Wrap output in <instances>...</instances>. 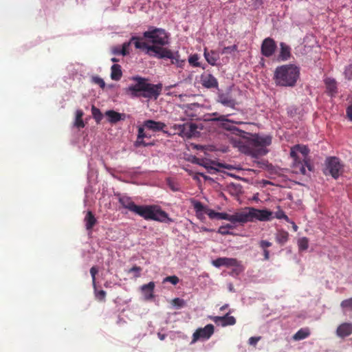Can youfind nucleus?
I'll return each mask as SVG.
<instances>
[{"label":"nucleus","instance_id":"obj_1","mask_svg":"<svg viewBox=\"0 0 352 352\" xmlns=\"http://www.w3.org/2000/svg\"><path fill=\"white\" fill-rule=\"evenodd\" d=\"M192 205L197 213L208 214L211 219H225L232 223H244L254 220L264 221V210H257L254 208H246L242 211L229 214L225 212H218L204 206L199 201H192Z\"/></svg>","mask_w":352,"mask_h":352},{"label":"nucleus","instance_id":"obj_2","mask_svg":"<svg viewBox=\"0 0 352 352\" xmlns=\"http://www.w3.org/2000/svg\"><path fill=\"white\" fill-rule=\"evenodd\" d=\"M119 203L124 208L138 214L147 221H155L160 223H170L173 219L158 205H136L131 197L120 196Z\"/></svg>","mask_w":352,"mask_h":352},{"label":"nucleus","instance_id":"obj_3","mask_svg":"<svg viewBox=\"0 0 352 352\" xmlns=\"http://www.w3.org/2000/svg\"><path fill=\"white\" fill-rule=\"evenodd\" d=\"M144 38L148 40V43H152L149 45L143 41V38L138 36H132V41L135 40V47L146 50V54L149 56H154L158 58V54L155 50H151L152 47L160 49H168L164 47L165 45L169 43V36L165 30L162 28H151L148 31L143 34Z\"/></svg>","mask_w":352,"mask_h":352},{"label":"nucleus","instance_id":"obj_4","mask_svg":"<svg viewBox=\"0 0 352 352\" xmlns=\"http://www.w3.org/2000/svg\"><path fill=\"white\" fill-rule=\"evenodd\" d=\"M133 80L136 82L135 85H130L126 89V94L133 98L143 97L148 100H157L162 91L161 83L155 85L148 82L146 78L140 76H134Z\"/></svg>","mask_w":352,"mask_h":352},{"label":"nucleus","instance_id":"obj_5","mask_svg":"<svg viewBox=\"0 0 352 352\" xmlns=\"http://www.w3.org/2000/svg\"><path fill=\"white\" fill-rule=\"evenodd\" d=\"M309 148L302 144H296L291 147L290 156L293 160L292 164V172L296 174L305 175L307 169L312 170V166L310 164Z\"/></svg>","mask_w":352,"mask_h":352},{"label":"nucleus","instance_id":"obj_6","mask_svg":"<svg viewBox=\"0 0 352 352\" xmlns=\"http://www.w3.org/2000/svg\"><path fill=\"white\" fill-rule=\"evenodd\" d=\"M299 69L293 65H285L278 67L274 77L277 85L293 87L299 77Z\"/></svg>","mask_w":352,"mask_h":352},{"label":"nucleus","instance_id":"obj_7","mask_svg":"<svg viewBox=\"0 0 352 352\" xmlns=\"http://www.w3.org/2000/svg\"><path fill=\"white\" fill-rule=\"evenodd\" d=\"M264 151V138L257 135H252L246 141V145L243 146L241 151L252 155L255 157H258Z\"/></svg>","mask_w":352,"mask_h":352},{"label":"nucleus","instance_id":"obj_8","mask_svg":"<svg viewBox=\"0 0 352 352\" xmlns=\"http://www.w3.org/2000/svg\"><path fill=\"white\" fill-rule=\"evenodd\" d=\"M323 173L325 175H331L334 179H338L343 172V165L336 157H329L324 162Z\"/></svg>","mask_w":352,"mask_h":352},{"label":"nucleus","instance_id":"obj_9","mask_svg":"<svg viewBox=\"0 0 352 352\" xmlns=\"http://www.w3.org/2000/svg\"><path fill=\"white\" fill-rule=\"evenodd\" d=\"M151 50H155L158 54V58H169L171 60V63L176 65L179 67H182L184 64V60L179 58L178 52L174 54L169 49H160L155 47H152Z\"/></svg>","mask_w":352,"mask_h":352},{"label":"nucleus","instance_id":"obj_10","mask_svg":"<svg viewBox=\"0 0 352 352\" xmlns=\"http://www.w3.org/2000/svg\"><path fill=\"white\" fill-rule=\"evenodd\" d=\"M212 265L216 267H220L221 266L235 267H236L233 270L234 272L238 274L241 270V263L236 258H227V257H219L212 261Z\"/></svg>","mask_w":352,"mask_h":352},{"label":"nucleus","instance_id":"obj_11","mask_svg":"<svg viewBox=\"0 0 352 352\" xmlns=\"http://www.w3.org/2000/svg\"><path fill=\"white\" fill-rule=\"evenodd\" d=\"M214 327L213 324H209L204 328L197 329L192 334V343L199 340H208L214 333Z\"/></svg>","mask_w":352,"mask_h":352},{"label":"nucleus","instance_id":"obj_12","mask_svg":"<svg viewBox=\"0 0 352 352\" xmlns=\"http://www.w3.org/2000/svg\"><path fill=\"white\" fill-rule=\"evenodd\" d=\"M201 83L203 87L208 89L217 88L218 87V82L216 78L208 73L201 74Z\"/></svg>","mask_w":352,"mask_h":352},{"label":"nucleus","instance_id":"obj_13","mask_svg":"<svg viewBox=\"0 0 352 352\" xmlns=\"http://www.w3.org/2000/svg\"><path fill=\"white\" fill-rule=\"evenodd\" d=\"M213 322L218 325L226 327L228 325H234L236 323V319L234 316H230L228 314L223 316H213L211 318Z\"/></svg>","mask_w":352,"mask_h":352},{"label":"nucleus","instance_id":"obj_14","mask_svg":"<svg viewBox=\"0 0 352 352\" xmlns=\"http://www.w3.org/2000/svg\"><path fill=\"white\" fill-rule=\"evenodd\" d=\"M179 135L182 137L191 138L197 129V126L193 123H185L179 125Z\"/></svg>","mask_w":352,"mask_h":352},{"label":"nucleus","instance_id":"obj_15","mask_svg":"<svg viewBox=\"0 0 352 352\" xmlns=\"http://www.w3.org/2000/svg\"><path fill=\"white\" fill-rule=\"evenodd\" d=\"M274 218L278 219H284L287 222H290L289 217L285 214V212L278 207L276 212H271L265 209V221H270Z\"/></svg>","mask_w":352,"mask_h":352},{"label":"nucleus","instance_id":"obj_16","mask_svg":"<svg viewBox=\"0 0 352 352\" xmlns=\"http://www.w3.org/2000/svg\"><path fill=\"white\" fill-rule=\"evenodd\" d=\"M144 126L154 132L163 131L166 125L162 122H157L153 120H148L144 122Z\"/></svg>","mask_w":352,"mask_h":352},{"label":"nucleus","instance_id":"obj_17","mask_svg":"<svg viewBox=\"0 0 352 352\" xmlns=\"http://www.w3.org/2000/svg\"><path fill=\"white\" fill-rule=\"evenodd\" d=\"M337 336L345 338L352 334V323L344 322L338 326L336 330Z\"/></svg>","mask_w":352,"mask_h":352},{"label":"nucleus","instance_id":"obj_18","mask_svg":"<svg viewBox=\"0 0 352 352\" xmlns=\"http://www.w3.org/2000/svg\"><path fill=\"white\" fill-rule=\"evenodd\" d=\"M105 116L108 118L110 123L115 124L120 120H124L126 118L124 113H120L113 110H108L105 112Z\"/></svg>","mask_w":352,"mask_h":352},{"label":"nucleus","instance_id":"obj_19","mask_svg":"<svg viewBox=\"0 0 352 352\" xmlns=\"http://www.w3.org/2000/svg\"><path fill=\"white\" fill-rule=\"evenodd\" d=\"M280 51L278 57L279 60H287L291 56V48L284 43H280Z\"/></svg>","mask_w":352,"mask_h":352},{"label":"nucleus","instance_id":"obj_20","mask_svg":"<svg viewBox=\"0 0 352 352\" xmlns=\"http://www.w3.org/2000/svg\"><path fill=\"white\" fill-rule=\"evenodd\" d=\"M324 84L327 91L331 95L337 93V82L335 79L327 78L324 79Z\"/></svg>","mask_w":352,"mask_h":352},{"label":"nucleus","instance_id":"obj_21","mask_svg":"<svg viewBox=\"0 0 352 352\" xmlns=\"http://www.w3.org/2000/svg\"><path fill=\"white\" fill-rule=\"evenodd\" d=\"M276 49V45L275 41L270 38H265V57L272 56Z\"/></svg>","mask_w":352,"mask_h":352},{"label":"nucleus","instance_id":"obj_22","mask_svg":"<svg viewBox=\"0 0 352 352\" xmlns=\"http://www.w3.org/2000/svg\"><path fill=\"white\" fill-rule=\"evenodd\" d=\"M86 229L90 230L96 225L97 220L91 211H88L84 219Z\"/></svg>","mask_w":352,"mask_h":352},{"label":"nucleus","instance_id":"obj_23","mask_svg":"<svg viewBox=\"0 0 352 352\" xmlns=\"http://www.w3.org/2000/svg\"><path fill=\"white\" fill-rule=\"evenodd\" d=\"M122 76L121 66L118 64H114L111 67V78L113 80H119Z\"/></svg>","mask_w":352,"mask_h":352},{"label":"nucleus","instance_id":"obj_24","mask_svg":"<svg viewBox=\"0 0 352 352\" xmlns=\"http://www.w3.org/2000/svg\"><path fill=\"white\" fill-rule=\"evenodd\" d=\"M204 56L207 62L211 65H215L217 61L219 58V54L214 51H210L208 52L205 50Z\"/></svg>","mask_w":352,"mask_h":352},{"label":"nucleus","instance_id":"obj_25","mask_svg":"<svg viewBox=\"0 0 352 352\" xmlns=\"http://www.w3.org/2000/svg\"><path fill=\"white\" fill-rule=\"evenodd\" d=\"M310 334L308 329H300L293 336L294 340H301L307 338Z\"/></svg>","mask_w":352,"mask_h":352},{"label":"nucleus","instance_id":"obj_26","mask_svg":"<svg viewBox=\"0 0 352 352\" xmlns=\"http://www.w3.org/2000/svg\"><path fill=\"white\" fill-rule=\"evenodd\" d=\"M82 116H83V112L82 110L76 111L74 125L78 129H81L85 126V124H84V122L82 118Z\"/></svg>","mask_w":352,"mask_h":352},{"label":"nucleus","instance_id":"obj_27","mask_svg":"<svg viewBox=\"0 0 352 352\" xmlns=\"http://www.w3.org/2000/svg\"><path fill=\"white\" fill-rule=\"evenodd\" d=\"M289 234L287 232L284 230L278 231L276 234V241L281 245L285 243L288 240Z\"/></svg>","mask_w":352,"mask_h":352},{"label":"nucleus","instance_id":"obj_28","mask_svg":"<svg viewBox=\"0 0 352 352\" xmlns=\"http://www.w3.org/2000/svg\"><path fill=\"white\" fill-rule=\"evenodd\" d=\"M91 113L93 118L95 119L97 123H100L103 118L102 113L100 112V109L96 108L94 106L91 107Z\"/></svg>","mask_w":352,"mask_h":352},{"label":"nucleus","instance_id":"obj_29","mask_svg":"<svg viewBox=\"0 0 352 352\" xmlns=\"http://www.w3.org/2000/svg\"><path fill=\"white\" fill-rule=\"evenodd\" d=\"M135 40L132 41L131 38L129 42H126L122 44L120 50V52L122 56H126L129 54V46L131 44H133L135 45Z\"/></svg>","mask_w":352,"mask_h":352},{"label":"nucleus","instance_id":"obj_30","mask_svg":"<svg viewBox=\"0 0 352 352\" xmlns=\"http://www.w3.org/2000/svg\"><path fill=\"white\" fill-rule=\"evenodd\" d=\"M298 245L300 251L307 250L309 247V240L307 237H302L298 241Z\"/></svg>","mask_w":352,"mask_h":352},{"label":"nucleus","instance_id":"obj_31","mask_svg":"<svg viewBox=\"0 0 352 352\" xmlns=\"http://www.w3.org/2000/svg\"><path fill=\"white\" fill-rule=\"evenodd\" d=\"M155 288V283L154 282H150L148 284L143 285L141 287V289L144 293H150V296H152V293Z\"/></svg>","mask_w":352,"mask_h":352},{"label":"nucleus","instance_id":"obj_32","mask_svg":"<svg viewBox=\"0 0 352 352\" xmlns=\"http://www.w3.org/2000/svg\"><path fill=\"white\" fill-rule=\"evenodd\" d=\"M220 101L221 102L227 106V107H233L234 104V102L232 99H230L228 97H225V96H221L220 98Z\"/></svg>","mask_w":352,"mask_h":352},{"label":"nucleus","instance_id":"obj_33","mask_svg":"<svg viewBox=\"0 0 352 352\" xmlns=\"http://www.w3.org/2000/svg\"><path fill=\"white\" fill-rule=\"evenodd\" d=\"M171 304L177 308H182L185 305V301L179 298H175L172 300Z\"/></svg>","mask_w":352,"mask_h":352},{"label":"nucleus","instance_id":"obj_34","mask_svg":"<svg viewBox=\"0 0 352 352\" xmlns=\"http://www.w3.org/2000/svg\"><path fill=\"white\" fill-rule=\"evenodd\" d=\"M198 60H199V56L197 54H193L192 56H190L188 58V62L190 65L195 66V67H198L199 66V63L198 62Z\"/></svg>","mask_w":352,"mask_h":352},{"label":"nucleus","instance_id":"obj_35","mask_svg":"<svg viewBox=\"0 0 352 352\" xmlns=\"http://www.w3.org/2000/svg\"><path fill=\"white\" fill-rule=\"evenodd\" d=\"M179 278L176 276H167L164 279V282H169L175 285L179 283Z\"/></svg>","mask_w":352,"mask_h":352},{"label":"nucleus","instance_id":"obj_36","mask_svg":"<svg viewBox=\"0 0 352 352\" xmlns=\"http://www.w3.org/2000/svg\"><path fill=\"white\" fill-rule=\"evenodd\" d=\"M98 270L97 267H96V266H93L90 269V274H91V278H92V283H93V285L94 287H96V275L98 273Z\"/></svg>","mask_w":352,"mask_h":352},{"label":"nucleus","instance_id":"obj_37","mask_svg":"<svg viewBox=\"0 0 352 352\" xmlns=\"http://www.w3.org/2000/svg\"><path fill=\"white\" fill-rule=\"evenodd\" d=\"M92 80L94 83L98 85L100 88L104 89L105 87V82L102 78L96 76L93 78Z\"/></svg>","mask_w":352,"mask_h":352},{"label":"nucleus","instance_id":"obj_38","mask_svg":"<svg viewBox=\"0 0 352 352\" xmlns=\"http://www.w3.org/2000/svg\"><path fill=\"white\" fill-rule=\"evenodd\" d=\"M341 307L352 310V298L343 300L341 302Z\"/></svg>","mask_w":352,"mask_h":352},{"label":"nucleus","instance_id":"obj_39","mask_svg":"<svg viewBox=\"0 0 352 352\" xmlns=\"http://www.w3.org/2000/svg\"><path fill=\"white\" fill-rule=\"evenodd\" d=\"M141 271H142V268L140 267L135 265V266L132 267L129 270V273L135 272V278H138V277L140 276V272Z\"/></svg>","mask_w":352,"mask_h":352},{"label":"nucleus","instance_id":"obj_40","mask_svg":"<svg viewBox=\"0 0 352 352\" xmlns=\"http://www.w3.org/2000/svg\"><path fill=\"white\" fill-rule=\"evenodd\" d=\"M230 228H232V226L229 224H228L226 226H221L219 228L218 232L223 235L228 234L229 233V231L228 230V229Z\"/></svg>","mask_w":352,"mask_h":352},{"label":"nucleus","instance_id":"obj_41","mask_svg":"<svg viewBox=\"0 0 352 352\" xmlns=\"http://www.w3.org/2000/svg\"><path fill=\"white\" fill-rule=\"evenodd\" d=\"M96 297L98 300L102 301L104 300L106 296V292L104 290H100L98 292H96Z\"/></svg>","mask_w":352,"mask_h":352},{"label":"nucleus","instance_id":"obj_42","mask_svg":"<svg viewBox=\"0 0 352 352\" xmlns=\"http://www.w3.org/2000/svg\"><path fill=\"white\" fill-rule=\"evenodd\" d=\"M344 74L346 76V78L349 80L352 79V64L349 65L344 71Z\"/></svg>","mask_w":352,"mask_h":352},{"label":"nucleus","instance_id":"obj_43","mask_svg":"<svg viewBox=\"0 0 352 352\" xmlns=\"http://www.w3.org/2000/svg\"><path fill=\"white\" fill-rule=\"evenodd\" d=\"M237 50L236 45H234L229 47H226L223 49L222 54L230 53Z\"/></svg>","mask_w":352,"mask_h":352},{"label":"nucleus","instance_id":"obj_44","mask_svg":"<svg viewBox=\"0 0 352 352\" xmlns=\"http://www.w3.org/2000/svg\"><path fill=\"white\" fill-rule=\"evenodd\" d=\"M144 130L143 127L138 128V139H143L145 137Z\"/></svg>","mask_w":352,"mask_h":352},{"label":"nucleus","instance_id":"obj_45","mask_svg":"<svg viewBox=\"0 0 352 352\" xmlns=\"http://www.w3.org/2000/svg\"><path fill=\"white\" fill-rule=\"evenodd\" d=\"M260 339L261 337H251L249 339V344L250 345H255Z\"/></svg>","mask_w":352,"mask_h":352},{"label":"nucleus","instance_id":"obj_46","mask_svg":"<svg viewBox=\"0 0 352 352\" xmlns=\"http://www.w3.org/2000/svg\"><path fill=\"white\" fill-rule=\"evenodd\" d=\"M120 50H121V47L117 46L112 49V52L113 54H116V55H122V54L120 52Z\"/></svg>","mask_w":352,"mask_h":352},{"label":"nucleus","instance_id":"obj_47","mask_svg":"<svg viewBox=\"0 0 352 352\" xmlns=\"http://www.w3.org/2000/svg\"><path fill=\"white\" fill-rule=\"evenodd\" d=\"M135 144L136 146H140L141 145H142L144 146H146L147 145V144H146L144 142L143 139L138 140V138H137V140H136Z\"/></svg>","mask_w":352,"mask_h":352},{"label":"nucleus","instance_id":"obj_48","mask_svg":"<svg viewBox=\"0 0 352 352\" xmlns=\"http://www.w3.org/2000/svg\"><path fill=\"white\" fill-rule=\"evenodd\" d=\"M346 114L349 118L352 120V105L349 106L346 109Z\"/></svg>","mask_w":352,"mask_h":352},{"label":"nucleus","instance_id":"obj_49","mask_svg":"<svg viewBox=\"0 0 352 352\" xmlns=\"http://www.w3.org/2000/svg\"><path fill=\"white\" fill-rule=\"evenodd\" d=\"M254 7L258 8L263 4V0H252Z\"/></svg>","mask_w":352,"mask_h":352},{"label":"nucleus","instance_id":"obj_50","mask_svg":"<svg viewBox=\"0 0 352 352\" xmlns=\"http://www.w3.org/2000/svg\"><path fill=\"white\" fill-rule=\"evenodd\" d=\"M272 142V138L268 135H265V146L270 145Z\"/></svg>","mask_w":352,"mask_h":352},{"label":"nucleus","instance_id":"obj_51","mask_svg":"<svg viewBox=\"0 0 352 352\" xmlns=\"http://www.w3.org/2000/svg\"><path fill=\"white\" fill-rule=\"evenodd\" d=\"M212 120H217V121H224L226 120L224 116H221L218 118H212Z\"/></svg>","mask_w":352,"mask_h":352},{"label":"nucleus","instance_id":"obj_52","mask_svg":"<svg viewBox=\"0 0 352 352\" xmlns=\"http://www.w3.org/2000/svg\"><path fill=\"white\" fill-rule=\"evenodd\" d=\"M261 53L262 55H264V40L262 41L261 44Z\"/></svg>","mask_w":352,"mask_h":352},{"label":"nucleus","instance_id":"obj_53","mask_svg":"<svg viewBox=\"0 0 352 352\" xmlns=\"http://www.w3.org/2000/svg\"><path fill=\"white\" fill-rule=\"evenodd\" d=\"M292 227H293L294 230V231H297V230H298V226L295 224V223H294V222H292Z\"/></svg>","mask_w":352,"mask_h":352},{"label":"nucleus","instance_id":"obj_54","mask_svg":"<svg viewBox=\"0 0 352 352\" xmlns=\"http://www.w3.org/2000/svg\"><path fill=\"white\" fill-rule=\"evenodd\" d=\"M260 244V246L263 248H264V241L263 240H261L259 243Z\"/></svg>","mask_w":352,"mask_h":352},{"label":"nucleus","instance_id":"obj_55","mask_svg":"<svg viewBox=\"0 0 352 352\" xmlns=\"http://www.w3.org/2000/svg\"><path fill=\"white\" fill-rule=\"evenodd\" d=\"M111 60L112 62H113V63H116V62H118V61H119V60H118V58H112L111 59Z\"/></svg>","mask_w":352,"mask_h":352},{"label":"nucleus","instance_id":"obj_56","mask_svg":"<svg viewBox=\"0 0 352 352\" xmlns=\"http://www.w3.org/2000/svg\"><path fill=\"white\" fill-rule=\"evenodd\" d=\"M265 260L268 259V258H269V252L267 250H265Z\"/></svg>","mask_w":352,"mask_h":352},{"label":"nucleus","instance_id":"obj_57","mask_svg":"<svg viewBox=\"0 0 352 352\" xmlns=\"http://www.w3.org/2000/svg\"><path fill=\"white\" fill-rule=\"evenodd\" d=\"M271 245V243L267 242V241H265V248H268Z\"/></svg>","mask_w":352,"mask_h":352},{"label":"nucleus","instance_id":"obj_58","mask_svg":"<svg viewBox=\"0 0 352 352\" xmlns=\"http://www.w3.org/2000/svg\"><path fill=\"white\" fill-rule=\"evenodd\" d=\"M226 305H224L220 308L221 310H224L226 308Z\"/></svg>","mask_w":352,"mask_h":352},{"label":"nucleus","instance_id":"obj_59","mask_svg":"<svg viewBox=\"0 0 352 352\" xmlns=\"http://www.w3.org/2000/svg\"><path fill=\"white\" fill-rule=\"evenodd\" d=\"M265 170L269 167V165L266 162H265Z\"/></svg>","mask_w":352,"mask_h":352},{"label":"nucleus","instance_id":"obj_60","mask_svg":"<svg viewBox=\"0 0 352 352\" xmlns=\"http://www.w3.org/2000/svg\"><path fill=\"white\" fill-rule=\"evenodd\" d=\"M265 185H267L268 184H270L271 183L265 180Z\"/></svg>","mask_w":352,"mask_h":352},{"label":"nucleus","instance_id":"obj_61","mask_svg":"<svg viewBox=\"0 0 352 352\" xmlns=\"http://www.w3.org/2000/svg\"><path fill=\"white\" fill-rule=\"evenodd\" d=\"M265 154L267 153V149H265Z\"/></svg>","mask_w":352,"mask_h":352}]
</instances>
